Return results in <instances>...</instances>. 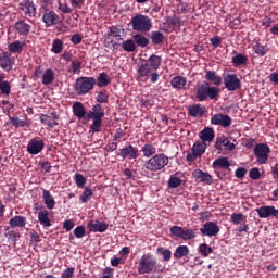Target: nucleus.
I'll list each match as a JSON object with an SVG mask.
<instances>
[{
    "label": "nucleus",
    "mask_w": 278,
    "mask_h": 278,
    "mask_svg": "<svg viewBox=\"0 0 278 278\" xmlns=\"http://www.w3.org/2000/svg\"><path fill=\"white\" fill-rule=\"evenodd\" d=\"M160 66H162V56L151 54L144 63L138 66L137 81L144 84L150 79L151 84H157Z\"/></svg>",
    "instance_id": "obj_1"
},
{
    "label": "nucleus",
    "mask_w": 278,
    "mask_h": 278,
    "mask_svg": "<svg viewBox=\"0 0 278 278\" xmlns=\"http://www.w3.org/2000/svg\"><path fill=\"white\" fill-rule=\"evenodd\" d=\"M159 270H164V267L157 264V258L151 253L143 254L137 264L139 275H149Z\"/></svg>",
    "instance_id": "obj_2"
},
{
    "label": "nucleus",
    "mask_w": 278,
    "mask_h": 278,
    "mask_svg": "<svg viewBox=\"0 0 278 278\" xmlns=\"http://www.w3.org/2000/svg\"><path fill=\"white\" fill-rule=\"evenodd\" d=\"M105 116V109L101 104H94L87 113L88 121H93L89 127L90 134H99L103 125V117Z\"/></svg>",
    "instance_id": "obj_3"
},
{
    "label": "nucleus",
    "mask_w": 278,
    "mask_h": 278,
    "mask_svg": "<svg viewBox=\"0 0 278 278\" xmlns=\"http://www.w3.org/2000/svg\"><path fill=\"white\" fill-rule=\"evenodd\" d=\"M219 92L218 87H212L208 81H203L197 89L195 99L200 102L207 101V99L214 101L218 98Z\"/></svg>",
    "instance_id": "obj_4"
},
{
    "label": "nucleus",
    "mask_w": 278,
    "mask_h": 278,
    "mask_svg": "<svg viewBox=\"0 0 278 278\" xmlns=\"http://www.w3.org/2000/svg\"><path fill=\"white\" fill-rule=\"evenodd\" d=\"M97 86V79L94 77H79L76 79L74 90L78 97H84Z\"/></svg>",
    "instance_id": "obj_5"
},
{
    "label": "nucleus",
    "mask_w": 278,
    "mask_h": 278,
    "mask_svg": "<svg viewBox=\"0 0 278 278\" xmlns=\"http://www.w3.org/2000/svg\"><path fill=\"white\" fill-rule=\"evenodd\" d=\"M168 156L164 153L154 154L144 163L146 170H150V173H157V170H162L165 166H168Z\"/></svg>",
    "instance_id": "obj_6"
},
{
    "label": "nucleus",
    "mask_w": 278,
    "mask_h": 278,
    "mask_svg": "<svg viewBox=\"0 0 278 278\" xmlns=\"http://www.w3.org/2000/svg\"><path fill=\"white\" fill-rule=\"evenodd\" d=\"M130 23L132 30L140 31V34H147V31L153 29V21L147 15L136 14Z\"/></svg>",
    "instance_id": "obj_7"
},
{
    "label": "nucleus",
    "mask_w": 278,
    "mask_h": 278,
    "mask_svg": "<svg viewBox=\"0 0 278 278\" xmlns=\"http://www.w3.org/2000/svg\"><path fill=\"white\" fill-rule=\"evenodd\" d=\"M169 232L175 238H180V240H194L197 238V230L188 227L173 226Z\"/></svg>",
    "instance_id": "obj_8"
},
{
    "label": "nucleus",
    "mask_w": 278,
    "mask_h": 278,
    "mask_svg": "<svg viewBox=\"0 0 278 278\" xmlns=\"http://www.w3.org/2000/svg\"><path fill=\"white\" fill-rule=\"evenodd\" d=\"M206 150H207V143L197 141L195 143H193L191 148V153H188L186 156L187 162L191 164V162H194V160H197L198 157H201Z\"/></svg>",
    "instance_id": "obj_9"
},
{
    "label": "nucleus",
    "mask_w": 278,
    "mask_h": 278,
    "mask_svg": "<svg viewBox=\"0 0 278 278\" xmlns=\"http://www.w3.org/2000/svg\"><path fill=\"white\" fill-rule=\"evenodd\" d=\"M270 154V147L266 143H258L254 148V155L258 164H266L268 155Z\"/></svg>",
    "instance_id": "obj_10"
},
{
    "label": "nucleus",
    "mask_w": 278,
    "mask_h": 278,
    "mask_svg": "<svg viewBox=\"0 0 278 278\" xmlns=\"http://www.w3.org/2000/svg\"><path fill=\"white\" fill-rule=\"evenodd\" d=\"M224 86L228 90V92H236V90H240L242 88V83L238 75L236 74H228L224 77Z\"/></svg>",
    "instance_id": "obj_11"
},
{
    "label": "nucleus",
    "mask_w": 278,
    "mask_h": 278,
    "mask_svg": "<svg viewBox=\"0 0 278 278\" xmlns=\"http://www.w3.org/2000/svg\"><path fill=\"white\" fill-rule=\"evenodd\" d=\"M26 150L29 155H38V153H42L45 150V140H42L40 137L30 139Z\"/></svg>",
    "instance_id": "obj_12"
},
{
    "label": "nucleus",
    "mask_w": 278,
    "mask_h": 278,
    "mask_svg": "<svg viewBox=\"0 0 278 278\" xmlns=\"http://www.w3.org/2000/svg\"><path fill=\"white\" fill-rule=\"evenodd\" d=\"M14 64H16V59L10 52L0 53V68L2 71L10 73L14 68Z\"/></svg>",
    "instance_id": "obj_13"
},
{
    "label": "nucleus",
    "mask_w": 278,
    "mask_h": 278,
    "mask_svg": "<svg viewBox=\"0 0 278 278\" xmlns=\"http://www.w3.org/2000/svg\"><path fill=\"white\" fill-rule=\"evenodd\" d=\"M118 155L123 160H138V157H140V151L138 148L129 143L126 147L119 149Z\"/></svg>",
    "instance_id": "obj_14"
},
{
    "label": "nucleus",
    "mask_w": 278,
    "mask_h": 278,
    "mask_svg": "<svg viewBox=\"0 0 278 278\" xmlns=\"http://www.w3.org/2000/svg\"><path fill=\"white\" fill-rule=\"evenodd\" d=\"M231 123H233V119H231V117L227 114L217 113L211 117L212 125H218L219 127H224V129L231 127Z\"/></svg>",
    "instance_id": "obj_15"
},
{
    "label": "nucleus",
    "mask_w": 278,
    "mask_h": 278,
    "mask_svg": "<svg viewBox=\"0 0 278 278\" xmlns=\"http://www.w3.org/2000/svg\"><path fill=\"white\" fill-rule=\"evenodd\" d=\"M202 236H207L208 238H214L220 233V226L214 222H207L200 228Z\"/></svg>",
    "instance_id": "obj_16"
},
{
    "label": "nucleus",
    "mask_w": 278,
    "mask_h": 278,
    "mask_svg": "<svg viewBox=\"0 0 278 278\" xmlns=\"http://www.w3.org/2000/svg\"><path fill=\"white\" fill-rule=\"evenodd\" d=\"M258 218H278V208L273 205L260 206L256 208Z\"/></svg>",
    "instance_id": "obj_17"
},
{
    "label": "nucleus",
    "mask_w": 278,
    "mask_h": 278,
    "mask_svg": "<svg viewBox=\"0 0 278 278\" xmlns=\"http://www.w3.org/2000/svg\"><path fill=\"white\" fill-rule=\"evenodd\" d=\"M18 10L28 16L29 18H34L36 16V4H34L30 0H23L18 3Z\"/></svg>",
    "instance_id": "obj_18"
},
{
    "label": "nucleus",
    "mask_w": 278,
    "mask_h": 278,
    "mask_svg": "<svg viewBox=\"0 0 278 278\" xmlns=\"http://www.w3.org/2000/svg\"><path fill=\"white\" fill-rule=\"evenodd\" d=\"M108 227L105 222L91 219L87 223V228L93 233H104V231H108Z\"/></svg>",
    "instance_id": "obj_19"
},
{
    "label": "nucleus",
    "mask_w": 278,
    "mask_h": 278,
    "mask_svg": "<svg viewBox=\"0 0 278 278\" xmlns=\"http://www.w3.org/2000/svg\"><path fill=\"white\" fill-rule=\"evenodd\" d=\"M42 21L46 27H53L60 23V15L55 11L47 10L42 16Z\"/></svg>",
    "instance_id": "obj_20"
},
{
    "label": "nucleus",
    "mask_w": 278,
    "mask_h": 278,
    "mask_svg": "<svg viewBox=\"0 0 278 278\" xmlns=\"http://www.w3.org/2000/svg\"><path fill=\"white\" fill-rule=\"evenodd\" d=\"M215 149H217V151H223V149H227V151H233V149H236V144L231 143L227 137L222 136L216 138Z\"/></svg>",
    "instance_id": "obj_21"
},
{
    "label": "nucleus",
    "mask_w": 278,
    "mask_h": 278,
    "mask_svg": "<svg viewBox=\"0 0 278 278\" xmlns=\"http://www.w3.org/2000/svg\"><path fill=\"white\" fill-rule=\"evenodd\" d=\"M25 47H27V43L25 41L15 40L8 45L7 53H10L11 55L17 53V55H21V53H23V51L25 50Z\"/></svg>",
    "instance_id": "obj_22"
},
{
    "label": "nucleus",
    "mask_w": 278,
    "mask_h": 278,
    "mask_svg": "<svg viewBox=\"0 0 278 278\" xmlns=\"http://www.w3.org/2000/svg\"><path fill=\"white\" fill-rule=\"evenodd\" d=\"M205 112V106L201 104H192L188 108V116H191V118H203Z\"/></svg>",
    "instance_id": "obj_23"
},
{
    "label": "nucleus",
    "mask_w": 278,
    "mask_h": 278,
    "mask_svg": "<svg viewBox=\"0 0 278 278\" xmlns=\"http://www.w3.org/2000/svg\"><path fill=\"white\" fill-rule=\"evenodd\" d=\"M212 167L214 170H229V168H231V163L229 162V157L220 156L213 162Z\"/></svg>",
    "instance_id": "obj_24"
},
{
    "label": "nucleus",
    "mask_w": 278,
    "mask_h": 278,
    "mask_svg": "<svg viewBox=\"0 0 278 278\" xmlns=\"http://www.w3.org/2000/svg\"><path fill=\"white\" fill-rule=\"evenodd\" d=\"M192 175L200 182L207 184V186H212V181H214V178L212 177V175L201 169L193 170Z\"/></svg>",
    "instance_id": "obj_25"
},
{
    "label": "nucleus",
    "mask_w": 278,
    "mask_h": 278,
    "mask_svg": "<svg viewBox=\"0 0 278 278\" xmlns=\"http://www.w3.org/2000/svg\"><path fill=\"white\" fill-rule=\"evenodd\" d=\"M14 29L18 36H29V33L31 31V25L27 24L24 20H20L15 23Z\"/></svg>",
    "instance_id": "obj_26"
},
{
    "label": "nucleus",
    "mask_w": 278,
    "mask_h": 278,
    "mask_svg": "<svg viewBox=\"0 0 278 278\" xmlns=\"http://www.w3.org/2000/svg\"><path fill=\"white\" fill-rule=\"evenodd\" d=\"M231 64L235 68H244L249 64V58L242 53H237L232 56Z\"/></svg>",
    "instance_id": "obj_27"
},
{
    "label": "nucleus",
    "mask_w": 278,
    "mask_h": 278,
    "mask_svg": "<svg viewBox=\"0 0 278 278\" xmlns=\"http://www.w3.org/2000/svg\"><path fill=\"white\" fill-rule=\"evenodd\" d=\"M216 134L214 132V128L205 127L200 131L199 137L200 140L205 144V142H214Z\"/></svg>",
    "instance_id": "obj_28"
},
{
    "label": "nucleus",
    "mask_w": 278,
    "mask_h": 278,
    "mask_svg": "<svg viewBox=\"0 0 278 278\" xmlns=\"http://www.w3.org/2000/svg\"><path fill=\"white\" fill-rule=\"evenodd\" d=\"M9 225L11 229H16V227L23 229L25 228V225H27V218H25V216L16 215L9 220Z\"/></svg>",
    "instance_id": "obj_29"
},
{
    "label": "nucleus",
    "mask_w": 278,
    "mask_h": 278,
    "mask_svg": "<svg viewBox=\"0 0 278 278\" xmlns=\"http://www.w3.org/2000/svg\"><path fill=\"white\" fill-rule=\"evenodd\" d=\"M173 255L175 260L188 258V255H190V248H188V245H178Z\"/></svg>",
    "instance_id": "obj_30"
},
{
    "label": "nucleus",
    "mask_w": 278,
    "mask_h": 278,
    "mask_svg": "<svg viewBox=\"0 0 278 278\" xmlns=\"http://www.w3.org/2000/svg\"><path fill=\"white\" fill-rule=\"evenodd\" d=\"M150 40L152 45L155 47L157 45H164V40H166V37L164 36V33L160 30H152L150 33Z\"/></svg>",
    "instance_id": "obj_31"
},
{
    "label": "nucleus",
    "mask_w": 278,
    "mask_h": 278,
    "mask_svg": "<svg viewBox=\"0 0 278 278\" xmlns=\"http://www.w3.org/2000/svg\"><path fill=\"white\" fill-rule=\"evenodd\" d=\"M112 84V78L108 75V73L102 72L99 74L97 78L98 88H108Z\"/></svg>",
    "instance_id": "obj_32"
},
{
    "label": "nucleus",
    "mask_w": 278,
    "mask_h": 278,
    "mask_svg": "<svg viewBox=\"0 0 278 278\" xmlns=\"http://www.w3.org/2000/svg\"><path fill=\"white\" fill-rule=\"evenodd\" d=\"M205 79L213 84V86H220L223 84V78L214 71H206Z\"/></svg>",
    "instance_id": "obj_33"
},
{
    "label": "nucleus",
    "mask_w": 278,
    "mask_h": 278,
    "mask_svg": "<svg viewBox=\"0 0 278 278\" xmlns=\"http://www.w3.org/2000/svg\"><path fill=\"white\" fill-rule=\"evenodd\" d=\"M179 175H181L180 172H176L174 175L169 176V179L167 181V186L170 190H175V188H179L181 186V178H179Z\"/></svg>",
    "instance_id": "obj_34"
},
{
    "label": "nucleus",
    "mask_w": 278,
    "mask_h": 278,
    "mask_svg": "<svg viewBox=\"0 0 278 278\" xmlns=\"http://www.w3.org/2000/svg\"><path fill=\"white\" fill-rule=\"evenodd\" d=\"M42 199L48 210H53V207H55V198L51 195V192L49 190L43 189Z\"/></svg>",
    "instance_id": "obj_35"
},
{
    "label": "nucleus",
    "mask_w": 278,
    "mask_h": 278,
    "mask_svg": "<svg viewBox=\"0 0 278 278\" xmlns=\"http://www.w3.org/2000/svg\"><path fill=\"white\" fill-rule=\"evenodd\" d=\"M132 40L135 41L136 47H141V49H144V47H149L150 40L142 34H136L132 36Z\"/></svg>",
    "instance_id": "obj_36"
},
{
    "label": "nucleus",
    "mask_w": 278,
    "mask_h": 278,
    "mask_svg": "<svg viewBox=\"0 0 278 278\" xmlns=\"http://www.w3.org/2000/svg\"><path fill=\"white\" fill-rule=\"evenodd\" d=\"M170 84L175 90H184V88H186V84H188V79L184 76H175Z\"/></svg>",
    "instance_id": "obj_37"
},
{
    "label": "nucleus",
    "mask_w": 278,
    "mask_h": 278,
    "mask_svg": "<svg viewBox=\"0 0 278 278\" xmlns=\"http://www.w3.org/2000/svg\"><path fill=\"white\" fill-rule=\"evenodd\" d=\"M53 81H55V72H53V70H46L42 75L41 84H43V86H50Z\"/></svg>",
    "instance_id": "obj_38"
},
{
    "label": "nucleus",
    "mask_w": 278,
    "mask_h": 278,
    "mask_svg": "<svg viewBox=\"0 0 278 278\" xmlns=\"http://www.w3.org/2000/svg\"><path fill=\"white\" fill-rule=\"evenodd\" d=\"M73 113L74 116H77V118H79V121H81V118H85L86 109L84 108V104L81 102H75L73 105Z\"/></svg>",
    "instance_id": "obj_39"
},
{
    "label": "nucleus",
    "mask_w": 278,
    "mask_h": 278,
    "mask_svg": "<svg viewBox=\"0 0 278 278\" xmlns=\"http://www.w3.org/2000/svg\"><path fill=\"white\" fill-rule=\"evenodd\" d=\"M141 152L143 153V157H153L157 153V148H155L152 143H146L141 148Z\"/></svg>",
    "instance_id": "obj_40"
},
{
    "label": "nucleus",
    "mask_w": 278,
    "mask_h": 278,
    "mask_svg": "<svg viewBox=\"0 0 278 278\" xmlns=\"http://www.w3.org/2000/svg\"><path fill=\"white\" fill-rule=\"evenodd\" d=\"M67 73L79 75L81 73V61L74 59L67 67Z\"/></svg>",
    "instance_id": "obj_41"
},
{
    "label": "nucleus",
    "mask_w": 278,
    "mask_h": 278,
    "mask_svg": "<svg viewBox=\"0 0 278 278\" xmlns=\"http://www.w3.org/2000/svg\"><path fill=\"white\" fill-rule=\"evenodd\" d=\"M38 220L42 227H51V219H49V211L46 208L38 213Z\"/></svg>",
    "instance_id": "obj_42"
},
{
    "label": "nucleus",
    "mask_w": 278,
    "mask_h": 278,
    "mask_svg": "<svg viewBox=\"0 0 278 278\" xmlns=\"http://www.w3.org/2000/svg\"><path fill=\"white\" fill-rule=\"evenodd\" d=\"M123 31L125 30L121 28V26H111L106 36H111L112 38H116L117 40H123V36L121 35L123 34Z\"/></svg>",
    "instance_id": "obj_43"
},
{
    "label": "nucleus",
    "mask_w": 278,
    "mask_h": 278,
    "mask_svg": "<svg viewBox=\"0 0 278 278\" xmlns=\"http://www.w3.org/2000/svg\"><path fill=\"white\" fill-rule=\"evenodd\" d=\"M40 122L42 125H47L50 128L58 127L60 125L56 119H53V117L47 114L40 115Z\"/></svg>",
    "instance_id": "obj_44"
},
{
    "label": "nucleus",
    "mask_w": 278,
    "mask_h": 278,
    "mask_svg": "<svg viewBox=\"0 0 278 278\" xmlns=\"http://www.w3.org/2000/svg\"><path fill=\"white\" fill-rule=\"evenodd\" d=\"M156 253L163 256V262H170V257H173L170 249L160 247L156 249Z\"/></svg>",
    "instance_id": "obj_45"
},
{
    "label": "nucleus",
    "mask_w": 278,
    "mask_h": 278,
    "mask_svg": "<svg viewBox=\"0 0 278 278\" xmlns=\"http://www.w3.org/2000/svg\"><path fill=\"white\" fill-rule=\"evenodd\" d=\"M122 49L127 53H134V51H136L137 49V46L134 39H127L126 41L123 42Z\"/></svg>",
    "instance_id": "obj_46"
},
{
    "label": "nucleus",
    "mask_w": 278,
    "mask_h": 278,
    "mask_svg": "<svg viewBox=\"0 0 278 278\" xmlns=\"http://www.w3.org/2000/svg\"><path fill=\"white\" fill-rule=\"evenodd\" d=\"M62 51H64V41H62V39H54L52 42L51 52L59 54L62 53Z\"/></svg>",
    "instance_id": "obj_47"
},
{
    "label": "nucleus",
    "mask_w": 278,
    "mask_h": 278,
    "mask_svg": "<svg viewBox=\"0 0 278 278\" xmlns=\"http://www.w3.org/2000/svg\"><path fill=\"white\" fill-rule=\"evenodd\" d=\"M96 101L100 105H101V103H109L110 94H108V90L103 89V90L99 91L96 97Z\"/></svg>",
    "instance_id": "obj_48"
},
{
    "label": "nucleus",
    "mask_w": 278,
    "mask_h": 278,
    "mask_svg": "<svg viewBox=\"0 0 278 278\" xmlns=\"http://www.w3.org/2000/svg\"><path fill=\"white\" fill-rule=\"evenodd\" d=\"M94 197V192L92 191V188L86 187L83 194L80 195L81 203H88Z\"/></svg>",
    "instance_id": "obj_49"
},
{
    "label": "nucleus",
    "mask_w": 278,
    "mask_h": 278,
    "mask_svg": "<svg viewBox=\"0 0 278 278\" xmlns=\"http://www.w3.org/2000/svg\"><path fill=\"white\" fill-rule=\"evenodd\" d=\"M164 25H167V26L163 29V31H168L170 27H173V29H176V27H180L181 23L179 22V20L175 17H168Z\"/></svg>",
    "instance_id": "obj_50"
},
{
    "label": "nucleus",
    "mask_w": 278,
    "mask_h": 278,
    "mask_svg": "<svg viewBox=\"0 0 278 278\" xmlns=\"http://www.w3.org/2000/svg\"><path fill=\"white\" fill-rule=\"evenodd\" d=\"M253 50H254V53H256V55H258L260 58H264V55H266V53H268V50L266 49V46H264L260 42H256L253 46Z\"/></svg>",
    "instance_id": "obj_51"
},
{
    "label": "nucleus",
    "mask_w": 278,
    "mask_h": 278,
    "mask_svg": "<svg viewBox=\"0 0 278 278\" xmlns=\"http://www.w3.org/2000/svg\"><path fill=\"white\" fill-rule=\"evenodd\" d=\"M244 220H247V216L242 213H233L230 217V223H233V225H240Z\"/></svg>",
    "instance_id": "obj_52"
},
{
    "label": "nucleus",
    "mask_w": 278,
    "mask_h": 278,
    "mask_svg": "<svg viewBox=\"0 0 278 278\" xmlns=\"http://www.w3.org/2000/svg\"><path fill=\"white\" fill-rule=\"evenodd\" d=\"M198 251H199V253H201V255H203V257H207L210 255V253L214 252L212 247L207 245V243L200 244L198 248Z\"/></svg>",
    "instance_id": "obj_53"
},
{
    "label": "nucleus",
    "mask_w": 278,
    "mask_h": 278,
    "mask_svg": "<svg viewBox=\"0 0 278 278\" xmlns=\"http://www.w3.org/2000/svg\"><path fill=\"white\" fill-rule=\"evenodd\" d=\"M0 90L2 94H5L7 97H10V92H12V85H10V81L3 80L0 84Z\"/></svg>",
    "instance_id": "obj_54"
},
{
    "label": "nucleus",
    "mask_w": 278,
    "mask_h": 278,
    "mask_svg": "<svg viewBox=\"0 0 278 278\" xmlns=\"http://www.w3.org/2000/svg\"><path fill=\"white\" fill-rule=\"evenodd\" d=\"M75 184L78 188H84L86 186V177H84L81 174L76 173L74 176Z\"/></svg>",
    "instance_id": "obj_55"
},
{
    "label": "nucleus",
    "mask_w": 278,
    "mask_h": 278,
    "mask_svg": "<svg viewBox=\"0 0 278 278\" xmlns=\"http://www.w3.org/2000/svg\"><path fill=\"white\" fill-rule=\"evenodd\" d=\"M249 177H250V179L257 181V179H260V177H262V173L260 172V168L254 167V168L250 169Z\"/></svg>",
    "instance_id": "obj_56"
},
{
    "label": "nucleus",
    "mask_w": 278,
    "mask_h": 278,
    "mask_svg": "<svg viewBox=\"0 0 278 278\" xmlns=\"http://www.w3.org/2000/svg\"><path fill=\"white\" fill-rule=\"evenodd\" d=\"M74 236L75 238L81 239L84 236H86V227L78 226L74 229Z\"/></svg>",
    "instance_id": "obj_57"
},
{
    "label": "nucleus",
    "mask_w": 278,
    "mask_h": 278,
    "mask_svg": "<svg viewBox=\"0 0 278 278\" xmlns=\"http://www.w3.org/2000/svg\"><path fill=\"white\" fill-rule=\"evenodd\" d=\"M75 275V267H68L63 270L61 278H73Z\"/></svg>",
    "instance_id": "obj_58"
},
{
    "label": "nucleus",
    "mask_w": 278,
    "mask_h": 278,
    "mask_svg": "<svg viewBox=\"0 0 278 278\" xmlns=\"http://www.w3.org/2000/svg\"><path fill=\"white\" fill-rule=\"evenodd\" d=\"M10 121L13 125V127H25V121L18 118V117H10Z\"/></svg>",
    "instance_id": "obj_59"
},
{
    "label": "nucleus",
    "mask_w": 278,
    "mask_h": 278,
    "mask_svg": "<svg viewBox=\"0 0 278 278\" xmlns=\"http://www.w3.org/2000/svg\"><path fill=\"white\" fill-rule=\"evenodd\" d=\"M59 10L63 12V14H71V12H73V9H71L67 3L61 2L59 3Z\"/></svg>",
    "instance_id": "obj_60"
},
{
    "label": "nucleus",
    "mask_w": 278,
    "mask_h": 278,
    "mask_svg": "<svg viewBox=\"0 0 278 278\" xmlns=\"http://www.w3.org/2000/svg\"><path fill=\"white\" fill-rule=\"evenodd\" d=\"M235 175L238 179H244L247 175V168L244 167H239L236 169Z\"/></svg>",
    "instance_id": "obj_61"
},
{
    "label": "nucleus",
    "mask_w": 278,
    "mask_h": 278,
    "mask_svg": "<svg viewBox=\"0 0 278 278\" xmlns=\"http://www.w3.org/2000/svg\"><path fill=\"white\" fill-rule=\"evenodd\" d=\"M74 227L75 223H73V220L71 219H67L63 223V229H65L66 231H71Z\"/></svg>",
    "instance_id": "obj_62"
},
{
    "label": "nucleus",
    "mask_w": 278,
    "mask_h": 278,
    "mask_svg": "<svg viewBox=\"0 0 278 278\" xmlns=\"http://www.w3.org/2000/svg\"><path fill=\"white\" fill-rule=\"evenodd\" d=\"M81 40L83 37L79 34H74L71 38V42H73V45H81Z\"/></svg>",
    "instance_id": "obj_63"
},
{
    "label": "nucleus",
    "mask_w": 278,
    "mask_h": 278,
    "mask_svg": "<svg viewBox=\"0 0 278 278\" xmlns=\"http://www.w3.org/2000/svg\"><path fill=\"white\" fill-rule=\"evenodd\" d=\"M222 42H223V39L218 36L211 38V45L215 48L220 47Z\"/></svg>",
    "instance_id": "obj_64"
}]
</instances>
